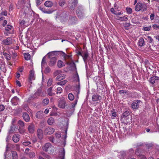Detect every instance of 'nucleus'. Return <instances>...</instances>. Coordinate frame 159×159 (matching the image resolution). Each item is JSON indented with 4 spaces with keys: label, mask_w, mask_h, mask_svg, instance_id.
Listing matches in <instances>:
<instances>
[{
    "label": "nucleus",
    "mask_w": 159,
    "mask_h": 159,
    "mask_svg": "<svg viewBox=\"0 0 159 159\" xmlns=\"http://www.w3.org/2000/svg\"><path fill=\"white\" fill-rule=\"evenodd\" d=\"M129 115V112L127 111H125L122 114V115L121 117L122 119L124 118L125 119V118L126 117H127V116H128Z\"/></svg>",
    "instance_id": "28"
},
{
    "label": "nucleus",
    "mask_w": 159,
    "mask_h": 159,
    "mask_svg": "<svg viewBox=\"0 0 159 159\" xmlns=\"http://www.w3.org/2000/svg\"><path fill=\"white\" fill-rule=\"evenodd\" d=\"M82 57H83L84 61L85 63L86 62L87 60L89 57V55L87 52H85L83 53Z\"/></svg>",
    "instance_id": "17"
},
{
    "label": "nucleus",
    "mask_w": 159,
    "mask_h": 159,
    "mask_svg": "<svg viewBox=\"0 0 159 159\" xmlns=\"http://www.w3.org/2000/svg\"><path fill=\"white\" fill-rule=\"evenodd\" d=\"M101 99V97L97 94H94L92 98V101L94 102L100 100Z\"/></svg>",
    "instance_id": "13"
},
{
    "label": "nucleus",
    "mask_w": 159,
    "mask_h": 159,
    "mask_svg": "<svg viewBox=\"0 0 159 159\" xmlns=\"http://www.w3.org/2000/svg\"><path fill=\"white\" fill-rule=\"evenodd\" d=\"M159 80V77L158 76H153L151 77L149 80V82L152 84L157 83Z\"/></svg>",
    "instance_id": "8"
},
{
    "label": "nucleus",
    "mask_w": 159,
    "mask_h": 159,
    "mask_svg": "<svg viewBox=\"0 0 159 159\" xmlns=\"http://www.w3.org/2000/svg\"><path fill=\"white\" fill-rule=\"evenodd\" d=\"M56 61L57 59L56 58L54 57H52L50 60V62L49 63V66H52L54 65L55 64Z\"/></svg>",
    "instance_id": "19"
},
{
    "label": "nucleus",
    "mask_w": 159,
    "mask_h": 159,
    "mask_svg": "<svg viewBox=\"0 0 159 159\" xmlns=\"http://www.w3.org/2000/svg\"><path fill=\"white\" fill-rule=\"evenodd\" d=\"M151 28V26L145 27L143 28V30L144 31H148L150 30Z\"/></svg>",
    "instance_id": "47"
},
{
    "label": "nucleus",
    "mask_w": 159,
    "mask_h": 159,
    "mask_svg": "<svg viewBox=\"0 0 159 159\" xmlns=\"http://www.w3.org/2000/svg\"><path fill=\"white\" fill-rule=\"evenodd\" d=\"M124 26L125 28L129 27L130 25V23H126L124 24Z\"/></svg>",
    "instance_id": "53"
},
{
    "label": "nucleus",
    "mask_w": 159,
    "mask_h": 159,
    "mask_svg": "<svg viewBox=\"0 0 159 159\" xmlns=\"http://www.w3.org/2000/svg\"><path fill=\"white\" fill-rule=\"evenodd\" d=\"M66 106V102L64 98H61L58 100V107L62 109L65 108Z\"/></svg>",
    "instance_id": "1"
},
{
    "label": "nucleus",
    "mask_w": 159,
    "mask_h": 159,
    "mask_svg": "<svg viewBox=\"0 0 159 159\" xmlns=\"http://www.w3.org/2000/svg\"><path fill=\"white\" fill-rule=\"evenodd\" d=\"M5 109V107L2 105H0V111H3Z\"/></svg>",
    "instance_id": "54"
},
{
    "label": "nucleus",
    "mask_w": 159,
    "mask_h": 159,
    "mask_svg": "<svg viewBox=\"0 0 159 159\" xmlns=\"http://www.w3.org/2000/svg\"><path fill=\"white\" fill-rule=\"evenodd\" d=\"M46 62V58L45 57H44L42 60V63H41V65L42 66H43V65Z\"/></svg>",
    "instance_id": "48"
},
{
    "label": "nucleus",
    "mask_w": 159,
    "mask_h": 159,
    "mask_svg": "<svg viewBox=\"0 0 159 159\" xmlns=\"http://www.w3.org/2000/svg\"><path fill=\"white\" fill-rule=\"evenodd\" d=\"M123 14V13H121V12H117L116 11H115V15H120L122 14Z\"/></svg>",
    "instance_id": "60"
},
{
    "label": "nucleus",
    "mask_w": 159,
    "mask_h": 159,
    "mask_svg": "<svg viewBox=\"0 0 159 159\" xmlns=\"http://www.w3.org/2000/svg\"><path fill=\"white\" fill-rule=\"evenodd\" d=\"M61 72L62 71L61 70H57L54 72L53 75L55 77L58 75H59L60 74H61Z\"/></svg>",
    "instance_id": "38"
},
{
    "label": "nucleus",
    "mask_w": 159,
    "mask_h": 159,
    "mask_svg": "<svg viewBox=\"0 0 159 159\" xmlns=\"http://www.w3.org/2000/svg\"><path fill=\"white\" fill-rule=\"evenodd\" d=\"M43 113L42 111H38L36 114V117L38 119H41L43 116Z\"/></svg>",
    "instance_id": "18"
},
{
    "label": "nucleus",
    "mask_w": 159,
    "mask_h": 159,
    "mask_svg": "<svg viewBox=\"0 0 159 159\" xmlns=\"http://www.w3.org/2000/svg\"><path fill=\"white\" fill-rule=\"evenodd\" d=\"M144 5L141 3H138L135 7V10L137 11L141 10L142 8L144 7ZM147 9L144 7L143 8V11L146 10Z\"/></svg>",
    "instance_id": "5"
},
{
    "label": "nucleus",
    "mask_w": 159,
    "mask_h": 159,
    "mask_svg": "<svg viewBox=\"0 0 159 159\" xmlns=\"http://www.w3.org/2000/svg\"><path fill=\"white\" fill-rule=\"evenodd\" d=\"M7 21L6 20H4L3 23L2 24V25L3 26H5L7 24Z\"/></svg>",
    "instance_id": "63"
},
{
    "label": "nucleus",
    "mask_w": 159,
    "mask_h": 159,
    "mask_svg": "<svg viewBox=\"0 0 159 159\" xmlns=\"http://www.w3.org/2000/svg\"><path fill=\"white\" fill-rule=\"evenodd\" d=\"M153 28L155 29H159V26L157 25H152Z\"/></svg>",
    "instance_id": "55"
},
{
    "label": "nucleus",
    "mask_w": 159,
    "mask_h": 159,
    "mask_svg": "<svg viewBox=\"0 0 159 159\" xmlns=\"http://www.w3.org/2000/svg\"><path fill=\"white\" fill-rule=\"evenodd\" d=\"M19 98H17V97H13L11 100V102L12 103H16L17 102L19 101Z\"/></svg>",
    "instance_id": "31"
},
{
    "label": "nucleus",
    "mask_w": 159,
    "mask_h": 159,
    "mask_svg": "<svg viewBox=\"0 0 159 159\" xmlns=\"http://www.w3.org/2000/svg\"><path fill=\"white\" fill-rule=\"evenodd\" d=\"M126 11L128 14H131L132 12V9L131 8L127 7L126 8Z\"/></svg>",
    "instance_id": "42"
},
{
    "label": "nucleus",
    "mask_w": 159,
    "mask_h": 159,
    "mask_svg": "<svg viewBox=\"0 0 159 159\" xmlns=\"http://www.w3.org/2000/svg\"><path fill=\"white\" fill-rule=\"evenodd\" d=\"M65 150L64 148H61L59 153V157L57 159H64Z\"/></svg>",
    "instance_id": "6"
},
{
    "label": "nucleus",
    "mask_w": 159,
    "mask_h": 159,
    "mask_svg": "<svg viewBox=\"0 0 159 159\" xmlns=\"http://www.w3.org/2000/svg\"><path fill=\"white\" fill-rule=\"evenodd\" d=\"M67 80H65L57 83V84L58 85H63L67 83Z\"/></svg>",
    "instance_id": "35"
},
{
    "label": "nucleus",
    "mask_w": 159,
    "mask_h": 159,
    "mask_svg": "<svg viewBox=\"0 0 159 159\" xmlns=\"http://www.w3.org/2000/svg\"><path fill=\"white\" fill-rule=\"evenodd\" d=\"M76 90L77 93V97L76 98L75 103L74 104H72V106L73 107H74L77 103L78 99L79 98L78 94H79L80 92L79 86H78L76 88Z\"/></svg>",
    "instance_id": "11"
},
{
    "label": "nucleus",
    "mask_w": 159,
    "mask_h": 159,
    "mask_svg": "<svg viewBox=\"0 0 159 159\" xmlns=\"http://www.w3.org/2000/svg\"><path fill=\"white\" fill-rule=\"evenodd\" d=\"M54 122V119L52 117L49 118L48 120V123L49 125H52Z\"/></svg>",
    "instance_id": "25"
},
{
    "label": "nucleus",
    "mask_w": 159,
    "mask_h": 159,
    "mask_svg": "<svg viewBox=\"0 0 159 159\" xmlns=\"http://www.w3.org/2000/svg\"><path fill=\"white\" fill-rule=\"evenodd\" d=\"M66 3V1L65 0H60L59 2V5L63 7Z\"/></svg>",
    "instance_id": "36"
},
{
    "label": "nucleus",
    "mask_w": 159,
    "mask_h": 159,
    "mask_svg": "<svg viewBox=\"0 0 159 159\" xmlns=\"http://www.w3.org/2000/svg\"><path fill=\"white\" fill-rule=\"evenodd\" d=\"M43 102L45 105H47L49 102V100L48 98L44 99L43 101Z\"/></svg>",
    "instance_id": "43"
},
{
    "label": "nucleus",
    "mask_w": 159,
    "mask_h": 159,
    "mask_svg": "<svg viewBox=\"0 0 159 159\" xmlns=\"http://www.w3.org/2000/svg\"><path fill=\"white\" fill-rule=\"evenodd\" d=\"M35 125L34 124L30 123L28 127V130L30 133H33L35 131Z\"/></svg>",
    "instance_id": "7"
},
{
    "label": "nucleus",
    "mask_w": 159,
    "mask_h": 159,
    "mask_svg": "<svg viewBox=\"0 0 159 159\" xmlns=\"http://www.w3.org/2000/svg\"><path fill=\"white\" fill-rule=\"evenodd\" d=\"M3 43L6 45H9L12 43V39L11 38H8L3 40Z\"/></svg>",
    "instance_id": "15"
},
{
    "label": "nucleus",
    "mask_w": 159,
    "mask_h": 159,
    "mask_svg": "<svg viewBox=\"0 0 159 159\" xmlns=\"http://www.w3.org/2000/svg\"><path fill=\"white\" fill-rule=\"evenodd\" d=\"M16 84L17 85L19 86V87H20L21 86V83L19 81L16 80Z\"/></svg>",
    "instance_id": "57"
},
{
    "label": "nucleus",
    "mask_w": 159,
    "mask_h": 159,
    "mask_svg": "<svg viewBox=\"0 0 159 159\" xmlns=\"http://www.w3.org/2000/svg\"><path fill=\"white\" fill-rule=\"evenodd\" d=\"M54 132V129L52 128L48 127L44 130V133L45 135H50L52 134Z\"/></svg>",
    "instance_id": "4"
},
{
    "label": "nucleus",
    "mask_w": 159,
    "mask_h": 159,
    "mask_svg": "<svg viewBox=\"0 0 159 159\" xmlns=\"http://www.w3.org/2000/svg\"><path fill=\"white\" fill-rule=\"evenodd\" d=\"M53 81V80L52 78H50L47 83L48 86H50L52 84Z\"/></svg>",
    "instance_id": "41"
},
{
    "label": "nucleus",
    "mask_w": 159,
    "mask_h": 159,
    "mask_svg": "<svg viewBox=\"0 0 159 159\" xmlns=\"http://www.w3.org/2000/svg\"><path fill=\"white\" fill-rule=\"evenodd\" d=\"M76 18L75 16L70 17V20L72 21V22H75V20H76Z\"/></svg>",
    "instance_id": "49"
},
{
    "label": "nucleus",
    "mask_w": 159,
    "mask_h": 159,
    "mask_svg": "<svg viewBox=\"0 0 159 159\" xmlns=\"http://www.w3.org/2000/svg\"><path fill=\"white\" fill-rule=\"evenodd\" d=\"M155 17V15L154 14L152 13L151 14L150 16V18L151 20H152L154 19Z\"/></svg>",
    "instance_id": "56"
},
{
    "label": "nucleus",
    "mask_w": 159,
    "mask_h": 159,
    "mask_svg": "<svg viewBox=\"0 0 159 159\" xmlns=\"http://www.w3.org/2000/svg\"><path fill=\"white\" fill-rule=\"evenodd\" d=\"M12 29H13L12 26L10 25H7L5 27L6 30L8 31L12 30Z\"/></svg>",
    "instance_id": "39"
},
{
    "label": "nucleus",
    "mask_w": 159,
    "mask_h": 159,
    "mask_svg": "<svg viewBox=\"0 0 159 159\" xmlns=\"http://www.w3.org/2000/svg\"><path fill=\"white\" fill-rule=\"evenodd\" d=\"M139 45L140 47L143 46L144 45V41L143 38H140L139 41Z\"/></svg>",
    "instance_id": "23"
},
{
    "label": "nucleus",
    "mask_w": 159,
    "mask_h": 159,
    "mask_svg": "<svg viewBox=\"0 0 159 159\" xmlns=\"http://www.w3.org/2000/svg\"><path fill=\"white\" fill-rule=\"evenodd\" d=\"M62 91V89L60 87H58L57 89V93H61Z\"/></svg>",
    "instance_id": "44"
},
{
    "label": "nucleus",
    "mask_w": 159,
    "mask_h": 159,
    "mask_svg": "<svg viewBox=\"0 0 159 159\" xmlns=\"http://www.w3.org/2000/svg\"><path fill=\"white\" fill-rule=\"evenodd\" d=\"M45 6L48 7H51L53 5L52 2L50 1H46L44 3Z\"/></svg>",
    "instance_id": "22"
},
{
    "label": "nucleus",
    "mask_w": 159,
    "mask_h": 159,
    "mask_svg": "<svg viewBox=\"0 0 159 159\" xmlns=\"http://www.w3.org/2000/svg\"><path fill=\"white\" fill-rule=\"evenodd\" d=\"M37 136L39 139H41L43 138V130L40 129H38L37 131Z\"/></svg>",
    "instance_id": "10"
},
{
    "label": "nucleus",
    "mask_w": 159,
    "mask_h": 159,
    "mask_svg": "<svg viewBox=\"0 0 159 159\" xmlns=\"http://www.w3.org/2000/svg\"><path fill=\"white\" fill-rule=\"evenodd\" d=\"M57 65L58 67L61 68L63 66H65L64 64L61 61L59 60L57 62Z\"/></svg>",
    "instance_id": "27"
},
{
    "label": "nucleus",
    "mask_w": 159,
    "mask_h": 159,
    "mask_svg": "<svg viewBox=\"0 0 159 159\" xmlns=\"http://www.w3.org/2000/svg\"><path fill=\"white\" fill-rule=\"evenodd\" d=\"M42 0H36V2L37 5L38 6L42 2Z\"/></svg>",
    "instance_id": "51"
},
{
    "label": "nucleus",
    "mask_w": 159,
    "mask_h": 159,
    "mask_svg": "<svg viewBox=\"0 0 159 159\" xmlns=\"http://www.w3.org/2000/svg\"><path fill=\"white\" fill-rule=\"evenodd\" d=\"M13 159H18V156L17 152L16 151H13L11 152Z\"/></svg>",
    "instance_id": "30"
},
{
    "label": "nucleus",
    "mask_w": 159,
    "mask_h": 159,
    "mask_svg": "<svg viewBox=\"0 0 159 159\" xmlns=\"http://www.w3.org/2000/svg\"><path fill=\"white\" fill-rule=\"evenodd\" d=\"M55 136L57 138H59L61 137V135L60 134L56 133L55 134Z\"/></svg>",
    "instance_id": "58"
},
{
    "label": "nucleus",
    "mask_w": 159,
    "mask_h": 159,
    "mask_svg": "<svg viewBox=\"0 0 159 159\" xmlns=\"http://www.w3.org/2000/svg\"><path fill=\"white\" fill-rule=\"evenodd\" d=\"M52 88L50 87L47 90V92L48 94L50 96H52L54 94V93H52Z\"/></svg>",
    "instance_id": "29"
},
{
    "label": "nucleus",
    "mask_w": 159,
    "mask_h": 159,
    "mask_svg": "<svg viewBox=\"0 0 159 159\" xmlns=\"http://www.w3.org/2000/svg\"><path fill=\"white\" fill-rule=\"evenodd\" d=\"M54 147L52 146L50 143H47L45 144L43 147V150L46 152H52Z\"/></svg>",
    "instance_id": "2"
},
{
    "label": "nucleus",
    "mask_w": 159,
    "mask_h": 159,
    "mask_svg": "<svg viewBox=\"0 0 159 159\" xmlns=\"http://www.w3.org/2000/svg\"><path fill=\"white\" fill-rule=\"evenodd\" d=\"M43 95L41 90L40 89H39L34 93V96L37 97L39 96H42Z\"/></svg>",
    "instance_id": "21"
},
{
    "label": "nucleus",
    "mask_w": 159,
    "mask_h": 159,
    "mask_svg": "<svg viewBox=\"0 0 159 159\" xmlns=\"http://www.w3.org/2000/svg\"><path fill=\"white\" fill-rule=\"evenodd\" d=\"M20 136L18 134H15L12 137V140L14 143H17L20 140Z\"/></svg>",
    "instance_id": "14"
},
{
    "label": "nucleus",
    "mask_w": 159,
    "mask_h": 159,
    "mask_svg": "<svg viewBox=\"0 0 159 159\" xmlns=\"http://www.w3.org/2000/svg\"><path fill=\"white\" fill-rule=\"evenodd\" d=\"M63 55L65 59H69L71 56V55H68L66 54L65 53H63Z\"/></svg>",
    "instance_id": "52"
},
{
    "label": "nucleus",
    "mask_w": 159,
    "mask_h": 159,
    "mask_svg": "<svg viewBox=\"0 0 159 159\" xmlns=\"http://www.w3.org/2000/svg\"><path fill=\"white\" fill-rule=\"evenodd\" d=\"M140 101L137 100V101L133 102L131 104V107L133 109H137L139 107V103Z\"/></svg>",
    "instance_id": "12"
},
{
    "label": "nucleus",
    "mask_w": 159,
    "mask_h": 159,
    "mask_svg": "<svg viewBox=\"0 0 159 159\" xmlns=\"http://www.w3.org/2000/svg\"><path fill=\"white\" fill-rule=\"evenodd\" d=\"M139 157L140 159H146V157L144 155H141Z\"/></svg>",
    "instance_id": "61"
},
{
    "label": "nucleus",
    "mask_w": 159,
    "mask_h": 159,
    "mask_svg": "<svg viewBox=\"0 0 159 159\" xmlns=\"http://www.w3.org/2000/svg\"><path fill=\"white\" fill-rule=\"evenodd\" d=\"M27 154L30 158H33L35 156V153L33 152H30L29 153H27Z\"/></svg>",
    "instance_id": "26"
},
{
    "label": "nucleus",
    "mask_w": 159,
    "mask_h": 159,
    "mask_svg": "<svg viewBox=\"0 0 159 159\" xmlns=\"http://www.w3.org/2000/svg\"><path fill=\"white\" fill-rule=\"evenodd\" d=\"M29 82L32 83L31 81L32 80H34L35 79V76L34 75V71L33 70H31L30 71V74L29 77Z\"/></svg>",
    "instance_id": "9"
},
{
    "label": "nucleus",
    "mask_w": 159,
    "mask_h": 159,
    "mask_svg": "<svg viewBox=\"0 0 159 159\" xmlns=\"http://www.w3.org/2000/svg\"><path fill=\"white\" fill-rule=\"evenodd\" d=\"M110 11H111V12L112 13H113V14H114V13H115V11H115V10H114V9L113 8H111V9Z\"/></svg>",
    "instance_id": "64"
},
{
    "label": "nucleus",
    "mask_w": 159,
    "mask_h": 159,
    "mask_svg": "<svg viewBox=\"0 0 159 159\" xmlns=\"http://www.w3.org/2000/svg\"><path fill=\"white\" fill-rule=\"evenodd\" d=\"M118 20L121 21H127L128 20V18L125 16H123L121 17H119L117 19Z\"/></svg>",
    "instance_id": "37"
},
{
    "label": "nucleus",
    "mask_w": 159,
    "mask_h": 159,
    "mask_svg": "<svg viewBox=\"0 0 159 159\" xmlns=\"http://www.w3.org/2000/svg\"><path fill=\"white\" fill-rule=\"evenodd\" d=\"M76 12L78 16L80 17V18H81L83 16V14L80 11H76Z\"/></svg>",
    "instance_id": "40"
},
{
    "label": "nucleus",
    "mask_w": 159,
    "mask_h": 159,
    "mask_svg": "<svg viewBox=\"0 0 159 159\" xmlns=\"http://www.w3.org/2000/svg\"><path fill=\"white\" fill-rule=\"evenodd\" d=\"M77 0H70L69 5L71 10H74L78 4Z\"/></svg>",
    "instance_id": "3"
},
{
    "label": "nucleus",
    "mask_w": 159,
    "mask_h": 159,
    "mask_svg": "<svg viewBox=\"0 0 159 159\" xmlns=\"http://www.w3.org/2000/svg\"><path fill=\"white\" fill-rule=\"evenodd\" d=\"M119 93H126V91H125L123 90H119Z\"/></svg>",
    "instance_id": "59"
},
{
    "label": "nucleus",
    "mask_w": 159,
    "mask_h": 159,
    "mask_svg": "<svg viewBox=\"0 0 159 159\" xmlns=\"http://www.w3.org/2000/svg\"><path fill=\"white\" fill-rule=\"evenodd\" d=\"M23 145L25 146H29L31 144V142L29 141H26L24 139V142L22 143Z\"/></svg>",
    "instance_id": "32"
},
{
    "label": "nucleus",
    "mask_w": 159,
    "mask_h": 159,
    "mask_svg": "<svg viewBox=\"0 0 159 159\" xmlns=\"http://www.w3.org/2000/svg\"><path fill=\"white\" fill-rule=\"evenodd\" d=\"M3 54L7 60H10L11 59V57L9 54L4 52H3Z\"/></svg>",
    "instance_id": "24"
},
{
    "label": "nucleus",
    "mask_w": 159,
    "mask_h": 159,
    "mask_svg": "<svg viewBox=\"0 0 159 159\" xmlns=\"http://www.w3.org/2000/svg\"><path fill=\"white\" fill-rule=\"evenodd\" d=\"M68 98L69 100L72 101L74 99V96L72 93H70L68 94Z\"/></svg>",
    "instance_id": "34"
},
{
    "label": "nucleus",
    "mask_w": 159,
    "mask_h": 159,
    "mask_svg": "<svg viewBox=\"0 0 159 159\" xmlns=\"http://www.w3.org/2000/svg\"><path fill=\"white\" fill-rule=\"evenodd\" d=\"M42 11L45 13L50 14L51 13L52 11L50 10H43Z\"/></svg>",
    "instance_id": "50"
},
{
    "label": "nucleus",
    "mask_w": 159,
    "mask_h": 159,
    "mask_svg": "<svg viewBox=\"0 0 159 159\" xmlns=\"http://www.w3.org/2000/svg\"><path fill=\"white\" fill-rule=\"evenodd\" d=\"M24 56L25 59L27 60H30V55L28 53L24 54Z\"/></svg>",
    "instance_id": "33"
},
{
    "label": "nucleus",
    "mask_w": 159,
    "mask_h": 159,
    "mask_svg": "<svg viewBox=\"0 0 159 159\" xmlns=\"http://www.w3.org/2000/svg\"><path fill=\"white\" fill-rule=\"evenodd\" d=\"M18 124L20 125V126L21 127H23L24 126V122L21 120H19L18 121Z\"/></svg>",
    "instance_id": "45"
},
{
    "label": "nucleus",
    "mask_w": 159,
    "mask_h": 159,
    "mask_svg": "<svg viewBox=\"0 0 159 159\" xmlns=\"http://www.w3.org/2000/svg\"><path fill=\"white\" fill-rule=\"evenodd\" d=\"M65 78V75L63 74H60L56 78V80L57 81H60L64 79Z\"/></svg>",
    "instance_id": "20"
},
{
    "label": "nucleus",
    "mask_w": 159,
    "mask_h": 159,
    "mask_svg": "<svg viewBox=\"0 0 159 159\" xmlns=\"http://www.w3.org/2000/svg\"><path fill=\"white\" fill-rule=\"evenodd\" d=\"M23 117L24 120L26 122H28L30 120L29 116L27 113L23 112Z\"/></svg>",
    "instance_id": "16"
},
{
    "label": "nucleus",
    "mask_w": 159,
    "mask_h": 159,
    "mask_svg": "<svg viewBox=\"0 0 159 159\" xmlns=\"http://www.w3.org/2000/svg\"><path fill=\"white\" fill-rule=\"evenodd\" d=\"M147 39H148V40L149 41V42L150 43H151L153 41V39L151 38V37H150V36H147Z\"/></svg>",
    "instance_id": "46"
},
{
    "label": "nucleus",
    "mask_w": 159,
    "mask_h": 159,
    "mask_svg": "<svg viewBox=\"0 0 159 159\" xmlns=\"http://www.w3.org/2000/svg\"><path fill=\"white\" fill-rule=\"evenodd\" d=\"M11 138V136L9 134L7 135V141L8 140H9Z\"/></svg>",
    "instance_id": "62"
}]
</instances>
